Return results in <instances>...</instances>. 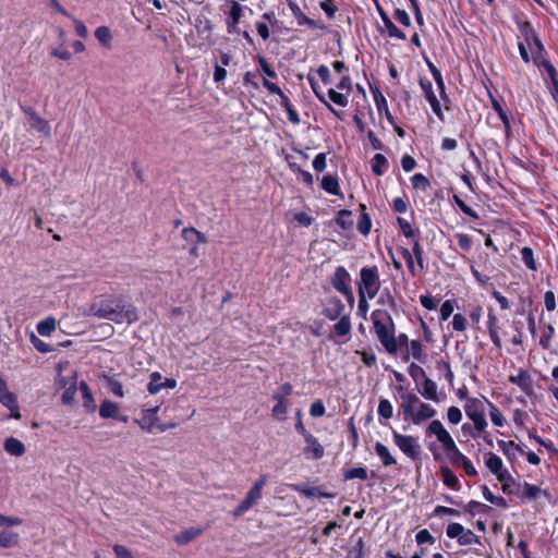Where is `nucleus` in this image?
I'll use <instances>...</instances> for the list:
<instances>
[{
    "label": "nucleus",
    "instance_id": "1",
    "mask_svg": "<svg viewBox=\"0 0 558 558\" xmlns=\"http://www.w3.org/2000/svg\"><path fill=\"white\" fill-rule=\"evenodd\" d=\"M89 314L116 324H132L138 319L135 306L121 295L102 294L95 298Z\"/></svg>",
    "mask_w": 558,
    "mask_h": 558
},
{
    "label": "nucleus",
    "instance_id": "2",
    "mask_svg": "<svg viewBox=\"0 0 558 558\" xmlns=\"http://www.w3.org/2000/svg\"><path fill=\"white\" fill-rule=\"evenodd\" d=\"M374 332L389 354L397 353L396 327L391 315L386 310H375L371 314Z\"/></svg>",
    "mask_w": 558,
    "mask_h": 558
},
{
    "label": "nucleus",
    "instance_id": "3",
    "mask_svg": "<svg viewBox=\"0 0 558 558\" xmlns=\"http://www.w3.org/2000/svg\"><path fill=\"white\" fill-rule=\"evenodd\" d=\"M400 398L404 420H410L414 425L433 418L437 413L430 404L422 402L413 392H402Z\"/></svg>",
    "mask_w": 558,
    "mask_h": 558
},
{
    "label": "nucleus",
    "instance_id": "4",
    "mask_svg": "<svg viewBox=\"0 0 558 558\" xmlns=\"http://www.w3.org/2000/svg\"><path fill=\"white\" fill-rule=\"evenodd\" d=\"M380 286L379 271L376 266H366L361 269L357 282L359 295H365L372 300L379 292Z\"/></svg>",
    "mask_w": 558,
    "mask_h": 558
},
{
    "label": "nucleus",
    "instance_id": "5",
    "mask_svg": "<svg viewBox=\"0 0 558 558\" xmlns=\"http://www.w3.org/2000/svg\"><path fill=\"white\" fill-rule=\"evenodd\" d=\"M490 401L486 398H469L464 404L466 416L474 423V427L478 432H483L487 426L485 418V404L489 405Z\"/></svg>",
    "mask_w": 558,
    "mask_h": 558
},
{
    "label": "nucleus",
    "instance_id": "6",
    "mask_svg": "<svg viewBox=\"0 0 558 558\" xmlns=\"http://www.w3.org/2000/svg\"><path fill=\"white\" fill-rule=\"evenodd\" d=\"M268 475L262 474L258 480L254 483L251 489L247 492L245 498L234 509L233 515L239 518L254 507L263 496V489L267 484Z\"/></svg>",
    "mask_w": 558,
    "mask_h": 558
},
{
    "label": "nucleus",
    "instance_id": "7",
    "mask_svg": "<svg viewBox=\"0 0 558 558\" xmlns=\"http://www.w3.org/2000/svg\"><path fill=\"white\" fill-rule=\"evenodd\" d=\"M395 445L410 459L416 460L421 453V446L417 439L410 435H402L396 430L392 432Z\"/></svg>",
    "mask_w": 558,
    "mask_h": 558
},
{
    "label": "nucleus",
    "instance_id": "8",
    "mask_svg": "<svg viewBox=\"0 0 558 558\" xmlns=\"http://www.w3.org/2000/svg\"><path fill=\"white\" fill-rule=\"evenodd\" d=\"M23 113L26 116L27 121L31 128L35 129L37 132L41 133L45 137L51 136L50 124L47 120L41 118L35 109L28 106H21Z\"/></svg>",
    "mask_w": 558,
    "mask_h": 558
},
{
    "label": "nucleus",
    "instance_id": "9",
    "mask_svg": "<svg viewBox=\"0 0 558 558\" xmlns=\"http://www.w3.org/2000/svg\"><path fill=\"white\" fill-rule=\"evenodd\" d=\"M344 312L345 305L339 298L330 296L326 300L323 314L329 320H337L338 318L347 316L348 314Z\"/></svg>",
    "mask_w": 558,
    "mask_h": 558
},
{
    "label": "nucleus",
    "instance_id": "10",
    "mask_svg": "<svg viewBox=\"0 0 558 558\" xmlns=\"http://www.w3.org/2000/svg\"><path fill=\"white\" fill-rule=\"evenodd\" d=\"M331 284L332 287L340 293H349V288H351V275L343 266H338L335 269L333 275L331 276Z\"/></svg>",
    "mask_w": 558,
    "mask_h": 558
},
{
    "label": "nucleus",
    "instance_id": "11",
    "mask_svg": "<svg viewBox=\"0 0 558 558\" xmlns=\"http://www.w3.org/2000/svg\"><path fill=\"white\" fill-rule=\"evenodd\" d=\"M485 465L500 482H505L510 477L508 471L504 469L502 460L494 452L486 453Z\"/></svg>",
    "mask_w": 558,
    "mask_h": 558
},
{
    "label": "nucleus",
    "instance_id": "12",
    "mask_svg": "<svg viewBox=\"0 0 558 558\" xmlns=\"http://www.w3.org/2000/svg\"><path fill=\"white\" fill-rule=\"evenodd\" d=\"M420 86L423 89L424 96H425L426 100L429 102L433 112L440 120H444V113L441 111L440 102H439V100L437 99V97H436V95L434 93L432 82L428 81L427 78L421 77L420 78Z\"/></svg>",
    "mask_w": 558,
    "mask_h": 558
},
{
    "label": "nucleus",
    "instance_id": "13",
    "mask_svg": "<svg viewBox=\"0 0 558 558\" xmlns=\"http://www.w3.org/2000/svg\"><path fill=\"white\" fill-rule=\"evenodd\" d=\"M305 447L303 448V454L308 460H319L325 454V449L314 435H306L304 438Z\"/></svg>",
    "mask_w": 558,
    "mask_h": 558
},
{
    "label": "nucleus",
    "instance_id": "14",
    "mask_svg": "<svg viewBox=\"0 0 558 558\" xmlns=\"http://www.w3.org/2000/svg\"><path fill=\"white\" fill-rule=\"evenodd\" d=\"M426 435H435L442 448L450 445L453 438L439 420H434L426 428Z\"/></svg>",
    "mask_w": 558,
    "mask_h": 558
},
{
    "label": "nucleus",
    "instance_id": "15",
    "mask_svg": "<svg viewBox=\"0 0 558 558\" xmlns=\"http://www.w3.org/2000/svg\"><path fill=\"white\" fill-rule=\"evenodd\" d=\"M177 387V380L173 378H162L161 374L154 372L150 375V380L147 385V390L151 393H158L162 388L174 389Z\"/></svg>",
    "mask_w": 558,
    "mask_h": 558
},
{
    "label": "nucleus",
    "instance_id": "16",
    "mask_svg": "<svg viewBox=\"0 0 558 558\" xmlns=\"http://www.w3.org/2000/svg\"><path fill=\"white\" fill-rule=\"evenodd\" d=\"M243 15V7L238 1H231L229 19L227 20L228 33L233 34L238 31V24Z\"/></svg>",
    "mask_w": 558,
    "mask_h": 558
},
{
    "label": "nucleus",
    "instance_id": "17",
    "mask_svg": "<svg viewBox=\"0 0 558 558\" xmlns=\"http://www.w3.org/2000/svg\"><path fill=\"white\" fill-rule=\"evenodd\" d=\"M291 488L294 492H298L308 498H314V497L333 498L335 497V494L323 492L318 487H308V486H304L301 484H292Z\"/></svg>",
    "mask_w": 558,
    "mask_h": 558
},
{
    "label": "nucleus",
    "instance_id": "18",
    "mask_svg": "<svg viewBox=\"0 0 558 558\" xmlns=\"http://www.w3.org/2000/svg\"><path fill=\"white\" fill-rule=\"evenodd\" d=\"M16 396L8 390L7 383L0 377V403L9 410H16Z\"/></svg>",
    "mask_w": 558,
    "mask_h": 558
},
{
    "label": "nucleus",
    "instance_id": "19",
    "mask_svg": "<svg viewBox=\"0 0 558 558\" xmlns=\"http://www.w3.org/2000/svg\"><path fill=\"white\" fill-rule=\"evenodd\" d=\"M203 532V527L192 526L174 535V541L179 545H185L202 535Z\"/></svg>",
    "mask_w": 558,
    "mask_h": 558
},
{
    "label": "nucleus",
    "instance_id": "20",
    "mask_svg": "<svg viewBox=\"0 0 558 558\" xmlns=\"http://www.w3.org/2000/svg\"><path fill=\"white\" fill-rule=\"evenodd\" d=\"M293 16L296 19L299 25H306L311 28H324V26L319 25L316 21L307 17L299 8L296 3L291 2L289 4Z\"/></svg>",
    "mask_w": 558,
    "mask_h": 558
},
{
    "label": "nucleus",
    "instance_id": "21",
    "mask_svg": "<svg viewBox=\"0 0 558 558\" xmlns=\"http://www.w3.org/2000/svg\"><path fill=\"white\" fill-rule=\"evenodd\" d=\"M510 381L519 386L525 393L532 395L533 383L525 371H520L517 376H511Z\"/></svg>",
    "mask_w": 558,
    "mask_h": 558
},
{
    "label": "nucleus",
    "instance_id": "22",
    "mask_svg": "<svg viewBox=\"0 0 558 558\" xmlns=\"http://www.w3.org/2000/svg\"><path fill=\"white\" fill-rule=\"evenodd\" d=\"M498 323L499 322H498L497 316L494 313L489 312L488 313V322H487L489 338L495 347L500 348L501 339L498 335V328H499Z\"/></svg>",
    "mask_w": 558,
    "mask_h": 558
},
{
    "label": "nucleus",
    "instance_id": "23",
    "mask_svg": "<svg viewBox=\"0 0 558 558\" xmlns=\"http://www.w3.org/2000/svg\"><path fill=\"white\" fill-rule=\"evenodd\" d=\"M444 450L449 461L456 466H460L464 460H466V457L459 450L454 440L450 442V445L444 447Z\"/></svg>",
    "mask_w": 558,
    "mask_h": 558
},
{
    "label": "nucleus",
    "instance_id": "24",
    "mask_svg": "<svg viewBox=\"0 0 558 558\" xmlns=\"http://www.w3.org/2000/svg\"><path fill=\"white\" fill-rule=\"evenodd\" d=\"M421 395L427 400L439 402L437 384L428 377L424 378Z\"/></svg>",
    "mask_w": 558,
    "mask_h": 558
},
{
    "label": "nucleus",
    "instance_id": "25",
    "mask_svg": "<svg viewBox=\"0 0 558 558\" xmlns=\"http://www.w3.org/2000/svg\"><path fill=\"white\" fill-rule=\"evenodd\" d=\"M4 450L14 457H21L25 453V446L24 444L14 437H9L4 441Z\"/></svg>",
    "mask_w": 558,
    "mask_h": 558
},
{
    "label": "nucleus",
    "instance_id": "26",
    "mask_svg": "<svg viewBox=\"0 0 558 558\" xmlns=\"http://www.w3.org/2000/svg\"><path fill=\"white\" fill-rule=\"evenodd\" d=\"M119 404L106 399L101 402L99 407V415L102 418H114L119 417Z\"/></svg>",
    "mask_w": 558,
    "mask_h": 558
},
{
    "label": "nucleus",
    "instance_id": "27",
    "mask_svg": "<svg viewBox=\"0 0 558 558\" xmlns=\"http://www.w3.org/2000/svg\"><path fill=\"white\" fill-rule=\"evenodd\" d=\"M408 351L409 353L408 354H411L416 361L421 362V363H425L426 362V354L424 352V349H423V344L421 343V341L418 340H411L408 344ZM409 357V355H407L404 357V360L407 361Z\"/></svg>",
    "mask_w": 558,
    "mask_h": 558
},
{
    "label": "nucleus",
    "instance_id": "28",
    "mask_svg": "<svg viewBox=\"0 0 558 558\" xmlns=\"http://www.w3.org/2000/svg\"><path fill=\"white\" fill-rule=\"evenodd\" d=\"M80 390L82 392L83 407L86 409V411L94 412L96 410L95 399L85 381H81Z\"/></svg>",
    "mask_w": 558,
    "mask_h": 558
},
{
    "label": "nucleus",
    "instance_id": "29",
    "mask_svg": "<svg viewBox=\"0 0 558 558\" xmlns=\"http://www.w3.org/2000/svg\"><path fill=\"white\" fill-rule=\"evenodd\" d=\"M375 451L385 466H391L397 463L396 459L390 453L389 448L387 446H385L384 444H381L379 441L376 442Z\"/></svg>",
    "mask_w": 558,
    "mask_h": 558
},
{
    "label": "nucleus",
    "instance_id": "30",
    "mask_svg": "<svg viewBox=\"0 0 558 558\" xmlns=\"http://www.w3.org/2000/svg\"><path fill=\"white\" fill-rule=\"evenodd\" d=\"M19 544V534L9 530L0 532V547L11 548Z\"/></svg>",
    "mask_w": 558,
    "mask_h": 558
},
{
    "label": "nucleus",
    "instance_id": "31",
    "mask_svg": "<svg viewBox=\"0 0 558 558\" xmlns=\"http://www.w3.org/2000/svg\"><path fill=\"white\" fill-rule=\"evenodd\" d=\"M498 447L502 451V453L508 457L509 459H512L515 457L517 452H522L521 446L515 444L514 441H505V440H498Z\"/></svg>",
    "mask_w": 558,
    "mask_h": 558
},
{
    "label": "nucleus",
    "instance_id": "32",
    "mask_svg": "<svg viewBox=\"0 0 558 558\" xmlns=\"http://www.w3.org/2000/svg\"><path fill=\"white\" fill-rule=\"evenodd\" d=\"M182 236L185 241L191 242V243H206L207 242L205 234L194 228H184L182 230Z\"/></svg>",
    "mask_w": 558,
    "mask_h": 558
},
{
    "label": "nucleus",
    "instance_id": "33",
    "mask_svg": "<svg viewBox=\"0 0 558 558\" xmlns=\"http://www.w3.org/2000/svg\"><path fill=\"white\" fill-rule=\"evenodd\" d=\"M338 323L333 326V332L338 337H345L351 332L352 325L350 316L347 315L344 317L338 318Z\"/></svg>",
    "mask_w": 558,
    "mask_h": 558
},
{
    "label": "nucleus",
    "instance_id": "34",
    "mask_svg": "<svg viewBox=\"0 0 558 558\" xmlns=\"http://www.w3.org/2000/svg\"><path fill=\"white\" fill-rule=\"evenodd\" d=\"M441 477H442V482L446 486H448L454 490L460 489L458 477L454 475V473L448 466L441 468Z\"/></svg>",
    "mask_w": 558,
    "mask_h": 558
},
{
    "label": "nucleus",
    "instance_id": "35",
    "mask_svg": "<svg viewBox=\"0 0 558 558\" xmlns=\"http://www.w3.org/2000/svg\"><path fill=\"white\" fill-rule=\"evenodd\" d=\"M322 187L331 195L340 194L338 179L333 175H325L322 180Z\"/></svg>",
    "mask_w": 558,
    "mask_h": 558
},
{
    "label": "nucleus",
    "instance_id": "36",
    "mask_svg": "<svg viewBox=\"0 0 558 558\" xmlns=\"http://www.w3.org/2000/svg\"><path fill=\"white\" fill-rule=\"evenodd\" d=\"M57 322L54 318L49 317L37 324V331L43 337H48L50 333L56 330Z\"/></svg>",
    "mask_w": 558,
    "mask_h": 558
},
{
    "label": "nucleus",
    "instance_id": "37",
    "mask_svg": "<svg viewBox=\"0 0 558 558\" xmlns=\"http://www.w3.org/2000/svg\"><path fill=\"white\" fill-rule=\"evenodd\" d=\"M307 80H308V83L313 89V92L315 93L316 97L324 104L327 106V108L336 116L339 117V113L337 110H335L331 105L326 100V97L325 95L319 92V86H318V83L316 82L315 77L312 76V75H308L307 76Z\"/></svg>",
    "mask_w": 558,
    "mask_h": 558
},
{
    "label": "nucleus",
    "instance_id": "38",
    "mask_svg": "<svg viewBox=\"0 0 558 558\" xmlns=\"http://www.w3.org/2000/svg\"><path fill=\"white\" fill-rule=\"evenodd\" d=\"M361 210H362V214H361V217H360V221L357 223V230L366 235L369 233L371 231V228H372V221H371V217L368 216V214L365 213L366 210V206L365 205H361Z\"/></svg>",
    "mask_w": 558,
    "mask_h": 558
},
{
    "label": "nucleus",
    "instance_id": "39",
    "mask_svg": "<svg viewBox=\"0 0 558 558\" xmlns=\"http://www.w3.org/2000/svg\"><path fill=\"white\" fill-rule=\"evenodd\" d=\"M158 410H159V407H155V408H151V409L144 410V412H143V414H144L143 421L144 422L147 421L148 425H145L144 423L138 422L140 426L143 429H147V430L151 429V426L157 421V412H158Z\"/></svg>",
    "mask_w": 558,
    "mask_h": 558
},
{
    "label": "nucleus",
    "instance_id": "40",
    "mask_svg": "<svg viewBox=\"0 0 558 558\" xmlns=\"http://www.w3.org/2000/svg\"><path fill=\"white\" fill-rule=\"evenodd\" d=\"M280 98H281V106L288 112L289 121L292 122L293 124H299L300 123L299 114H298L296 110L293 108V106L291 105L289 98L286 95H282Z\"/></svg>",
    "mask_w": 558,
    "mask_h": 558
},
{
    "label": "nucleus",
    "instance_id": "41",
    "mask_svg": "<svg viewBox=\"0 0 558 558\" xmlns=\"http://www.w3.org/2000/svg\"><path fill=\"white\" fill-rule=\"evenodd\" d=\"M383 24H384V27L387 32V34L390 36V37H393V38H398V39H401V40H404L407 37H405V34L403 32H401L391 21L390 17H386L385 21H383Z\"/></svg>",
    "mask_w": 558,
    "mask_h": 558
},
{
    "label": "nucleus",
    "instance_id": "42",
    "mask_svg": "<svg viewBox=\"0 0 558 558\" xmlns=\"http://www.w3.org/2000/svg\"><path fill=\"white\" fill-rule=\"evenodd\" d=\"M293 387L291 384L286 383L281 385L272 395L275 401H288V398L292 395Z\"/></svg>",
    "mask_w": 558,
    "mask_h": 558
},
{
    "label": "nucleus",
    "instance_id": "43",
    "mask_svg": "<svg viewBox=\"0 0 558 558\" xmlns=\"http://www.w3.org/2000/svg\"><path fill=\"white\" fill-rule=\"evenodd\" d=\"M372 93H373V96H374V101H375V105L377 107V110L379 112L385 110L387 118L390 119L391 116L389 113L385 96L381 94V92L378 88H376V89L372 88Z\"/></svg>",
    "mask_w": 558,
    "mask_h": 558
},
{
    "label": "nucleus",
    "instance_id": "44",
    "mask_svg": "<svg viewBox=\"0 0 558 558\" xmlns=\"http://www.w3.org/2000/svg\"><path fill=\"white\" fill-rule=\"evenodd\" d=\"M387 158L383 154H376L373 157L372 170L375 174L381 175L387 167Z\"/></svg>",
    "mask_w": 558,
    "mask_h": 558
},
{
    "label": "nucleus",
    "instance_id": "45",
    "mask_svg": "<svg viewBox=\"0 0 558 558\" xmlns=\"http://www.w3.org/2000/svg\"><path fill=\"white\" fill-rule=\"evenodd\" d=\"M95 37L97 40L102 44L104 46H110V43L112 40V35L107 26H99L95 31Z\"/></svg>",
    "mask_w": 558,
    "mask_h": 558
},
{
    "label": "nucleus",
    "instance_id": "46",
    "mask_svg": "<svg viewBox=\"0 0 558 558\" xmlns=\"http://www.w3.org/2000/svg\"><path fill=\"white\" fill-rule=\"evenodd\" d=\"M542 494L546 495V492L542 490L538 486L536 485H533V484H530V483H524L523 485V497H525L526 499H536L538 498Z\"/></svg>",
    "mask_w": 558,
    "mask_h": 558
},
{
    "label": "nucleus",
    "instance_id": "47",
    "mask_svg": "<svg viewBox=\"0 0 558 558\" xmlns=\"http://www.w3.org/2000/svg\"><path fill=\"white\" fill-rule=\"evenodd\" d=\"M77 392L76 383L73 381L63 392L62 395V403L65 405H73L75 403V396Z\"/></svg>",
    "mask_w": 558,
    "mask_h": 558
},
{
    "label": "nucleus",
    "instance_id": "48",
    "mask_svg": "<svg viewBox=\"0 0 558 558\" xmlns=\"http://www.w3.org/2000/svg\"><path fill=\"white\" fill-rule=\"evenodd\" d=\"M458 543L461 545V546H468V545H472V544H478L480 543V537L474 534L471 530H466L464 529L462 531V534L461 536L459 537L458 539Z\"/></svg>",
    "mask_w": 558,
    "mask_h": 558
},
{
    "label": "nucleus",
    "instance_id": "49",
    "mask_svg": "<svg viewBox=\"0 0 558 558\" xmlns=\"http://www.w3.org/2000/svg\"><path fill=\"white\" fill-rule=\"evenodd\" d=\"M521 257L524 265L531 269L536 270V263L534 260L533 250L531 247L524 246L521 250Z\"/></svg>",
    "mask_w": 558,
    "mask_h": 558
},
{
    "label": "nucleus",
    "instance_id": "50",
    "mask_svg": "<svg viewBox=\"0 0 558 558\" xmlns=\"http://www.w3.org/2000/svg\"><path fill=\"white\" fill-rule=\"evenodd\" d=\"M377 411L378 415L386 420L391 418L393 415L392 404L387 399H380Z\"/></svg>",
    "mask_w": 558,
    "mask_h": 558
},
{
    "label": "nucleus",
    "instance_id": "51",
    "mask_svg": "<svg viewBox=\"0 0 558 558\" xmlns=\"http://www.w3.org/2000/svg\"><path fill=\"white\" fill-rule=\"evenodd\" d=\"M432 75L436 82V85H437V88L439 89V93H440V96L441 98L445 100V101H449V98L446 94V87H445V82H444V78H442V75L440 73V71L438 69H432Z\"/></svg>",
    "mask_w": 558,
    "mask_h": 558
},
{
    "label": "nucleus",
    "instance_id": "52",
    "mask_svg": "<svg viewBox=\"0 0 558 558\" xmlns=\"http://www.w3.org/2000/svg\"><path fill=\"white\" fill-rule=\"evenodd\" d=\"M288 412V401H277L276 405L271 410V415L280 421L286 420Z\"/></svg>",
    "mask_w": 558,
    "mask_h": 558
},
{
    "label": "nucleus",
    "instance_id": "53",
    "mask_svg": "<svg viewBox=\"0 0 558 558\" xmlns=\"http://www.w3.org/2000/svg\"><path fill=\"white\" fill-rule=\"evenodd\" d=\"M345 480L359 478L365 481L367 478V470L365 468H353L344 472Z\"/></svg>",
    "mask_w": 558,
    "mask_h": 558
},
{
    "label": "nucleus",
    "instance_id": "54",
    "mask_svg": "<svg viewBox=\"0 0 558 558\" xmlns=\"http://www.w3.org/2000/svg\"><path fill=\"white\" fill-rule=\"evenodd\" d=\"M351 211L350 210H347V209H342L338 213V216H337V223L342 228V229H348L352 226V220H351Z\"/></svg>",
    "mask_w": 558,
    "mask_h": 558
},
{
    "label": "nucleus",
    "instance_id": "55",
    "mask_svg": "<svg viewBox=\"0 0 558 558\" xmlns=\"http://www.w3.org/2000/svg\"><path fill=\"white\" fill-rule=\"evenodd\" d=\"M411 182L414 189H420L423 191L427 190L430 185L428 179L422 173H415L411 178Z\"/></svg>",
    "mask_w": 558,
    "mask_h": 558
},
{
    "label": "nucleus",
    "instance_id": "56",
    "mask_svg": "<svg viewBox=\"0 0 558 558\" xmlns=\"http://www.w3.org/2000/svg\"><path fill=\"white\" fill-rule=\"evenodd\" d=\"M328 97L332 102L340 107H345L349 102L348 97L345 95L335 90L333 88H330L328 90Z\"/></svg>",
    "mask_w": 558,
    "mask_h": 558
},
{
    "label": "nucleus",
    "instance_id": "57",
    "mask_svg": "<svg viewBox=\"0 0 558 558\" xmlns=\"http://www.w3.org/2000/svg\"><path fill=\"white\" fill-rule=\"evenodd\" d=\"M489 415H490V420L492 422L496 425V426H502L505 424V417L504 415L501 414V412L496 408L495 404H493L492 402L489 403Z\"/></svg>",
    "mask_w": 558,
    "mask_h": 558
},
{
    "label": "nucleus",
    "instance_id": "58",
    "mask_svg": "<svg viewBox=\"0 0 558 558\" xmlns=\"http://www.w3.org/2000/svg\"><path fill=\"white\" fill-rule=\"evenodd\" d=\"M453 201L458 205V207L462 210L466 216L477 219L478 215L474 211L470 206H468L463 199H461L458 195H453Z\"/></svg>",
    "mask_w": 558,
    "mask_h": 558
},
{
    "label": "nucleus",
    "instance_id": "59",
    "mask_svg": "<svg viewBox=\"0 0 558 558\" xmlns=\"http://www.w3.org/2000/svg\"><path fill=\"white\" fill-rule=\"evenodd\" d=\"M416 543L421 546L423 544H434L435 538L427 530H421L415 535Z\"/></svg>",
    "mask_w": 558,
    "mask_h": 558
},
{
    "label": "nucleus",
    "instance_id": "60",
    "mask_svg": "<svg viewBox=\"0 0 558 558\" xmlns=\"http://www.w3.org/2000/svg\"><path fill=\"white\" fill-rule=\"evenodd\" d=\"M464 508L472 515H475L476 513L485 512L487 509V506L480 501L471 500L469 504L465 505Z\"/></svg>",
    "mask_w": 558,
    "mask_h": 558
},
{
    "label": "nucleus",
    "instance_id": "61",
    "mask_svg": "<svg viewBox=\"0 0 558 558\" xmlns=\"http://www.w3.org/2000/svg\"><path fill=\"white\" fill-rule=\"evenodd\" d=\"M555 333V329L553 325L548 324L546 326L545 333L539 339V344L543 347V349L548 350L550 348V339Z\"/></svg>",
    "mask_w": 558,
    "mask_h": 558
},
{
    "label": "nucleus",
    "instance_id": "62",
    "mask_svg": "<svg viewBox=\"0 0 558 558\" xmlns=\"http://www.w3.org/2000/svg\"><path fill=\"white\" fill-rule=\"evenodd\" d=\"M463 530H464V527H463L462 524H460V523H450L447 526L446 534H447V536L449 538H457V541H458L459 537L461 536Z\"/></svg>",
    "mask_w": 558,
    "mask_h": 558
},
{
    "label": "nucleus",
    "instance_id": "63",
    "mask_svg": "<svg viewBox=\"0 0 558 558\" xmlns=\"http://www.w3.org/2000/svg\"><path fill=\"white\" fill-rule=\"evenodd\" d=\"M397 222H398L400 230L404 236H407V238L414 236V230L408 220H405L404 218L398 217Z\"/></svg>",
    "mask_w": 558,
    "mask_h": 558
},
{
    "label": "nucleus",
    "instance_id": "64",
    "mask_svg": "<svg viewBox=\"0 0 558 558\" xmlns=\"http://www.w3.org/2000/svg\"><path fill=\"white\" fill-rule=\"evenodd\" d=\"M447 417H448V421L451 423V424H459L462 420V412L459 408L457 407H450L447 411Z\"/></svg>",
    "mask_w": 558,
    "mask_h": 558
}]
</instances>
